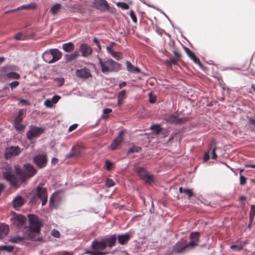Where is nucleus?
Masks as SVG:
<instances>
[{
	"instance_id": "obj_1",
	"label": "nucleus",
	"mask_w": 255,
	"mask_h": 255,
	"mask_svg": "<svg viewBox=\"0 0 255 255\" xmlns=\"http://www.w3.org/2000/svg\"><path fill=\"white\" fill-rule=\"evenodd\" d=\"M29 223L28 233L23 236H16L10 237L9 241L15 244H22L25 240L40 241L42 238L39 236L40 229L42 227V223L39 218L36 216L30 214L28 215Z\"/></svg>"
},
{
	"instance_id": "obj_2",
	"label": "nucleus",
	"mask_w": 255,
	"mask_h": 255,
	"mask_svg": "<svg viewBox=\"0 0 255 255\" xmlns=\"http://www.w3.org/2000/svg\"><path fill=\"white\" fill-rule=\"evenodd\" d=\"M15 174L20 180L24 182L26 179L33 176L37 172L36 169L30 163H26L23 165V168H21L18 165H14Z\"/></svg>"
},
{
	"instance_id": "obj_3",
	"label": "nucleus",
	"mask_w": 255,
	"mask_h": 255,
	"mask_svg": "<svg viewBox=\"0 0 255 255\" xmlns=\"http://www.w3.org/2000/svg\"><path fill=\"white\" fill-rule=\"evenodd\" d=\"M99 59V63L103 73L107 74L110 72H117L121 69V65L112 59L106 58L103 60Z\"/></svg>"
},
{
	"instance_id": "obj_4",
	"label": "nucleus",
	"mask_w": 255,
	"mask_h": 255,
	"mask_svg": "<svg viewBox=\"0 0 255 255\" xmlns=\"http://www.w3.org/2000/svg\"><path fill=\"white\" fill-rule=\"evenodd\" d=\"M92 251H88L86 253L90 255H106L109 252H101L106 247L103 239L100 241L94 240L92 243Z\"/></svg>"
},
{
	"instance_id": "obj_5",
	"label": "nucleus",
	"mask_w": 255,
	"mask_h": 255,
	"mask_svg": "<svg viewBox=\"0 0 255 255\" xmlns=\"http://www.w3.org/2000/svg\"><path fill=\"white\" fill-rule=\"evenodd\" d=\"M44 128L31 125L29 127V129L26 132V137L28 139L31 140L34 137H39L44 132Z\"/></svg>"
},
{
	"instance_id": "obj_6",
	"label": "nucleus",
	"mask_w": 255,
	"mask_h": 255,
	"mask_svg": "<svg viewBox=\"0 0 255 255\" xmlns=\"http://www.w3.org/2000/svg\"><path fill=\"white\" fill-rule=\"evenodd\" d=\"M21 152V149L18 146H10L6 147L4 151V156L6 159L18 156Z\"/></svg>"
},
{
	"instance_id": "obj_7",
	"label": "nucleus",
	"mask_w": 255,
	"mask_h": 255,
	"mask_svg": "<svg viewBox=\"0 0 255 255\" xmlns=\"http://www.w3.org/2000/svg\"><path fill=\"white\" fill-rule=\"evenodd\" d=\"M187 249H190L187 242L184 239H181L173 246L172 252L173 253L182 254L185 253Z\"/></svg>"
},
{
	"instance_id": "obj_8",
	"label": "nucleus",
	"mask_w": 255,
	"mask_h": 255,
	"mask_svg": "<svg viewBox=\"0 0 255 255\" xmlns=\"http://www.w3.org/2000/svg\"><path fill=\"white\" fill-rule=\"evenodd\" d=\"M34 163L39 168L45 167L47 163V157L45 153L39 154L33 158Z\"/></svg>"
},
{
	"instance_id": "obj_9",
	"label": "nucleus",
	"mask_w": 255,
	"mask_h": 255,
	"mask_svg": "<svg viewBox=\"0 0 255 255\" xmlns=\"http://www.w3.org/2000/svg\"><path fill=\"white\" fill-rule=\"evenodd\" d=\"M164 120L168 123L174 124L175 125H180L184 123L185 118H177L175 114H167L164 117Z\"/></svg>"
},
{
	"instance_id": "obj_10",
	"label": "nucleus",
	"mask_w": 255,
	"mask_h": 255,
	"mask_svg": "<svg viewBox=\"0 0 255 255\" xmlns=\"http://www.w3.org/2000/svg\"><path fill=\"white\" fill-rule=\"evenodd\" d=\"M3 176L4 178L9 182L10 184L16 186L17 185V179L15 175L10 171L7 170L3 172Z\"/></svg>"
},
{
	"instance_id": "obj_11",
	"label": "nucleus",
	"mask_w": 255,
	"mask_h": 255,
	"mask_svg": "<svg viewBox=\"0 0 255 255\" xmlns=\"http://www.w3.org/2000/svg\"><path fill=\"white\" fill-rule=\"evenodd\" d=\"M37 196L41 200L42 206L45 205L47 203L48 197L46 189L41 187H37Z\"/></svg>"
},
{
	"instance_id": "obj_12",
	"label": "nucleus",
	"mask_w": 255,
	"mask_h": 255,
	"mask_svg": "<svg viewBox=\"0 0 255 255\" xmlns=\"http://www.w3.org/2000/svg\"><path fill=\"white\" fill-rule=\"evenodd\" d=\"M61 195L58 193H53L49 200V206L51 208H56L59 205L61 200Z\"/></svg>"
},
{
	"instance_id": "obj_13",
	"label": "nucleus",
	"mask_w": 255,
	"mask_h": 255,
	"mask_svg": "<svg viewBox=\"0 0 255 255\" xmlns=\"http://www.w3.org/2000/svg\"><path fill=\"white\" fill-rule=\"evenodd\" d=\"M199 236L200 234L198 232H193L190 234V241L187 242V244L190 247V249H192L198 245Z\"/></svg>"
},
{
	"instance_id": "obj_14",
	"label": "nucleus",
	"mask_w": 255,
	"mask_h": 255,
	"mask_svg": "<svg viewBox=\"0 0 255 255\" xmlns=\"http://www.w3.org/2000/svg\"><path fill=\"white\" fill-rule=\"evenodd\" d=\"M93 4L98 9L101 11H105L109 9V4L106 0H94Z\"/></svg>"
},
{
	"instance_id": "obj_15",
	"label": "nucleus",
	"mask_w": 255,
	"mask_h": 255,
	"mask_svg": "<svg viewBox=\"0 0 255 255\" xmlns=\"http://www.w3.org/2000/svg\"><path fill=\"white\" fill-rule=\"evenodd\" d=\"M103 241L106 245V247L112 248L114 247L117 242L116 235H112V236L103 238Z\"/></svg>"
},
{
	"instance_id": "obj_16",
	"label": "nucleus",
	"mask_w": 255,
	"mask_h": 255,
	"mask_svg": "<svg viewBox=\"0 0 255 255\" xmlns=\"http://www.w3.org/2000/svg\"><path fill=\"white\" fill-rule=\"evenodd\" d=\"M80 50L82 53V56L87 57L91 54L92 50L91 47L86 43H82L80 45Z\"/></svg>"
},
{
	"instance_id": "obj_17",
	"label": "nucleus",
	"mask_w": 255,
	"mask_h": 255,
	"mask_svg": "<svg viewBox=\"0 0 255 255\" xmlns=\"http://www.w3.org/2000/svg\"><path fill=\"white\" fill-rule=\"evenodd\" d=\"M12 68V65L6 66L0 68V81H3L7 79L9 71Z\"/></svg>"
},
{
	"instance_id": "obj_18",
	"label": "nucleus",
	"mask_w": 255,
	"mask_h": 255,
	"mask_svg": "<svg viewBox=\"0 0 255 255\" xmlns=\"http://www.w3.org/2000/svg\"><path fill=\"white\" fill-rule=\"evenodd\" d=\"M76 74L78 77L83 79H88L92 77V75L90 72L89 69L86 68H83L77 70Z\"/></svg>"
},
{
	"instance_id": "obj_19",
	"label": "nucleus",
	"mask_w": 255,
	"mask_h": 255,
	"mask_svg": "<svg viewBox=\"0 0 255 255\" xmlns=\"http://www.w3.org/2000/svg\"><path fill=\"white\" fill-rule=\"evenodd\" d=\"M26 219L21 215H18L14 217L12 219V222L18 228H21L24 224Z\"/></svg>"
},
{
	"instance_id": "obj_20",
	"label": "nucleus",
	"mask_w": 255,
	"mask_h": 255,
	"mask_svg": "<svg viewBox=\"0 0 255 255\" xmlns=\"http://www.w3.org/2000/svg\"><path fill=\"white\" fill-rule=\"evenodd\" d=\"M12 202L14 209L18 210L24 204V200L21 196H17L13 199Z\"/></svg>"
},
{
	"instance_id": "obj_21",
	"label": "nucleus",
	"mask_w": 255,
	"mask_h": 255,
	"mask_svg": "<svg viewBox=\"0 0 255 255\" xmlns=\"http://www.w3.org/2000/svg\"><path fill=\"white\" fill-rule=\"evenodd\" d=\"M130 234L128 233H127L125 234L119 235L117 237V240H118L120 244L124 245L130 239Z\"/></svg>"
},
{
	"instance_id": "obj_22",
	"label": "nucleus",
	"mask_w": 255,
	"mask_h": 255,
	"mask_svg": "<svg viewBox=\"0 0 255 255\" xmlns=\"http://www.w3.org/2000/svg\"><path fill=\"white\" fill-rule=\"evenodd\" d=\"M247 244L246 241H242L236 245H233L230 246V249L235 252H239L242 250L244 247Z\"/></svg>"
},
{
	"instance_id": "obj_23",
	"label": "nucleus",
	"mask_w": 255,
	"mask_h": 255,
	"mask_svg": "<svg viewBox=\"0 0 255 255\" xmlns=\"http://www.w3.org/2000/svg\"><path fill=\"white\" fill-rule=\"evenodd\" d=\"M52 53V59L53 63L58 61L62 57V53L57 49H51Z\"/></svg>"
},
{
	"instance_id": "obj_24",
	"label": "nucleus",
	"mask_w": 255,
	"mask_h": 255,
	"mask_svg": "<svg viewBox=\"0 0 255 255\" xmlns=\"http://www.w3.org/2000/svg\"><path fill=\"white\" fill-rule=\"evenodd\" d=\"M126 66L127 70L130 73H139L140 72V69L138 67L132 65L129 61L126 62Z\"/></svg>"
},
{
	"instance_id": "obj_25",
	"label": "nucleus",
	"mask_w": 255,
	"mask_h": 255,
	"mask_svg": "<svg viewBox=\"0 0 255 255\" xmlns=\"http://www.w3.org/2000/svg\"><path fill=\"white\" fill-rule=\"evenodd\" d=\"M42 57L44 61L48 63H53V60L52 59V53L51 49L45 51L42 55Z\"/></svg>"
},
{
	"instance_id": "obj_26",
	"label": "nucleus",
	"mask_w": 255,
	"mask_h": 255,
	"mask_svg": "<svg viewBox=\"0 0 255 255\" xmlns=\"http://www.w3.org/2000/svg\"><path fill=\"white\" fill-rule=\"evenodd\" d=\"M9 232V227L6 224H0V239L6 236Z\"/></svg>"
},
{
	"instance_id": "obj_27",
	"label": "nucleus",
	"mask_w": 255,
	"mask_h": 255,
	"mask_svg": "<svg viewBox=\"0 0 255 255\" xmlns=\"http://www.w3.org/2000/svg\"><path fill=\"white\" fill-rule=\"evenodd\" d=\"M79 153L80 151L78 147H73L69 153L65 155V157L66 158L76 157L79 155Z\"/></svg>"
},
{
	"instance_id": "obj_28",
	"label": "nucleus",
	"mask_w": 255,
	"mask_h": 255,
	"mask_svg": "<svg viewBox=\"0 0 255 255\" xmlns=\"http://www.w3.org/2000/svg\"><path fill=\"white\" fill-rule=\"evenodd\" d=\"M16 67L14 66H12V68H11V70L9 71L8 76L7 79H18L20 78V75L16 72H14V71L16 70Z\"/></svg>"
},
{
	"instance_id": "obj_29",
	"label": "nucleus",
	"mask_w": 255,
	"mask_h": 255,
	"mask_svg": "<svg viewBox=\"0 0 255 255\" xmlns=\"http://www.w3.org/2000/svg\"><path fill=\"white\" fill-rule=\"evenodd\" d=\"M79 56L78 51H75L70 54H66L64 56L65 59L67 62H70L75 59Z\"/></svg>"
},
{
	"instance_id": "obj_30",
	"label": "nucleus",
	"mask_w": 255,
	"mask_h": 255,
	"mask_svg": "<svg viewBox=\"0 0 255 255\" xmlns=\"http://www.w3.org/2000/svg\"><path fill=\"white\" fill-rule=\"evenodd\" d=\"M37 7V4L35 2H31L27 4H24L18 7L19 10L28 9L33 10L36 9Z\"/></svg>"
},
{
	"instance_id": "obj_31",
	"label": "nucleus",
	"mask_w": 255,
	"mask_h": 255,
	"mask_svg": "<svg viewBox=\"0 0 255 255\" xmlns=\"http://www.w3.org/2000/svg\"><path fill=\"white\" fill-rule=\"evenodd\" d=\"M75 48L74 44L71 42H69L66 43H64L62 45V49L67 52H70L73 51Z\"/></svg>"
},
{
	"instance_id": "obj_32",
	"label": "nucleus",
	"mask_w": 255,
	"mask_h": 255,
	"mask_svg": "<svg viewBox=\"0 0 255 255\" xmlns=\"http://www.w3.org/2000/svg\"><path fill=\"white\" fill-rule=\"evenodd\" d=\"M136 172H137L139 178L142 180L145 175L148 173L144 168L142 167H137L135 169Z\"/></svg>"
},
{
	"instance_id": "obj_33",
	"label": "nucleus",
	"mask_w": 255,
	"mask_h": 255,
	"mask_svg": "<svg viewBox=\"0 0 255 255\" xmlns=\"http://www.w3.org/2000/svg\"><path fill=\"white\" fill-rule=\"evenodd\" d=\"M61 7V5L60 3H55L51 7L50 11L52 14L55 15L58 13Z\"/></svg>"
},
{
	"instance_id": "obj_34",
	"label": "nucleus",
	"mask_w": 255,
	"mask_h": 255,
	"mask_svg": "<svg viewBox=\"0 0 255 255\" xmlns=\"http://www.w3.org/2000/svg\"><path fill=\"white\" fill-rule=\"evenodd\" d=\"M141 147L139 146H132L129 148L128 150L127 154H129L134 152H139L141 150Z\"/></svg>"
},
{
	"instance_id": "obj_35",
	"label": "nucleus",
	"mask_w": 255,
	"mask_h": 255,
	"mask_svg": "<svg viewBox=\"0 0 255 255\" xmlns=\"http://www.w3.org/2000/svg\"><path fill=\"white\" fill-rule=\"evenodd\" d=\"M122 141L121 140L116 138L111 144V149L115 150Z\"/></svg>"
},
{
	"instance_id": "obj_36",
	"label": "nucleus",
	"mask_w": 255,
	"mask_h": 255,
	"mask_svg": "<svg viewBox=\"0 0 255 255\" xmlns=\"http://www.w3.org/2000/svg\"><path fill=\"white\" fill-rule=\"evenodd\" d=\"M13 246H0V252L5 251L7 252L10 253L13 251Z\"/></svg>"
},
{
	"instance_id": "obj_37",
	"label": "nucleus",
	"mask_w": 255,
	"mask_h": 255,
	"mask_svg": "<svg viewBox=\"0 0 255 255\" xmlns=\"http://www.w3.org/2000/svg\"><path fill=\"white\" fill-rule=\"evenodd\" d=\"M14 127L17 131H23L25 128V126L22 124L21 123H13Z\"/></svg>"
},
{
	"instance_id": "obj_38",
	"label": "nucleus",
	"mask_w": 255,
	"mask_h": 255,
	"mask_svg": "<svg viewBox=\"0 0 255 255\" xmlns=\"http://www.w3.org/2000/svg\"><path fill=\"white\" fill-rule=\"evenodd\" d=\"M153 176L147 173L142 180L145 182L146 183H149L153 181Z\"/></svg>"
},
{
	"instance_id": "obj_39",
	"label": "nucleus",
	"mask_w": 255,
	"mask_h": 255,
	"mask_svg": "<svg viewBox=\"0 0 255 255\" xmlns=\"http://www.w3.org/2000/svg\"><path fill=\"white\" fill-rule=\"evenodd\" d=\"M150 129L154 131L156 134H158L161 130V128L158 125H153L151 126Z\"/></svg>"
},
{
	"instance_id": "obj_40",
	"label": "nucleus",
	"mask_w": 255,
	"mask_h": 255,
	"mask_svg": "<svg viewBox=\"0 0 255 255\" xmlns=\"http://www.w3.org/2000/svg\"><path fill=\"white\" fill-rule=\"evenodd\" d=\"M111 56L117 60H120L122 59V53L120 52L114 51Z\"/></svg>"
},
{
	"instance_id": "obj_41",
	"label": "nucleus",
	"mask_w": 255,
	"mask_h": 255,
	"mask_svg": "<svg viewBox=\"0 0 255 255\" xmlns=\"http://www.w3.org/2000/svg\"><path fill=\"white\" fill-rule=\"evenodd\" d=\"M191 59L193 61V62L195 63L198 64L200 67L202 68L203 70L205 68L201 63L200 60L199 58L196 57L195 55H194L193 57H192Z\"/></svg>"
},
{
	"instance_id": "obj_42",
	"label": "nucleus",
	"mask_w": 255,
	"mask_h": 255,
	"mask_svg": "<svg viewBox=\"0 0 255 255\" xmlns=\"http://www.w3.org/2000/svg\"><path fill=\"white\" fill-rule=\"evenodd\" d=\"M255 216V210L254 209V205H252L251 207V210L250 212V222H252L253 221Z\"/></svg>"
},
{
	"instance_id": "obj_43",
	"label": "nucleus",
	"mask_w": 255,
	"mask_h": 255,
	"mask_svg": "<svg viewBox=\"0 0 255 255\" xmlns=\"http://www.w3.org/2000/svg\"><path fill=\"white\" fill-rule=\"evenodd\" d=\"M54 81L58 86H61L64 83V79L63 78H55Z\"/></svg>"
},
{
	"instance_id": "obj_44",
	"label": "nucleus",
	"mask_w": 255,
	"mask_h": 255,
	"mask_svg": "<svg viewBox=\"0 0 255 255\" xmlns=\"http://www.w3.org/2000/svg\"><path fill=\"white\" fill-rule=\"evenodd\" d=\"M113 166V163L108 160L105 161V166L107 170L110 171L111 170Z\"/></svg>"
},
{
	"instance_id": "obj_45",
	"label": "nucleus",
	"mask_w": 255,
	"mask_h": 255,
	"mask_svg": "<svg viewBox=\"0 0 255 255\" xmlns=\"http://www.w3.org/2000/svg\"><path fill=\"white\" fill-rule=\"evenodd\" d=\"M115 184V182L113 179L110 178H107L106 181V185L108 187H111L114 186Z\"/></svg>"
},
{
	"instance_id": "obj_46",
	"label": "nucleus",
	"mask_w": 255,
	"mask_h": 255,
	"mask_svg": "<svg viewBox=\"0 0 255 255\" xmlns=\"http://www.w3.org/2000/svg\"><path fill=\"white\" fill-rule=\"evenodd\" d=\"M117 5L124 9H127L128 8V5L127 3L124 2H118Z\"/></svg>"
},
{
	"instance_id": "obj_47",
	"label": "nucleus",
	"mask_w": 255,
	"mask_h": 255,
	"mask_svg": "<svg viewBox=\"0 0 255 255\" xmlns=\"http://www.w3.org/2000/svg\"><path fill=\"white\" fill-rule=\"evenodd\" d=\"M183 193L188 195V198H190L193 194L192 189H189L184 188Z\"/></svg>"
},
{
	"instance_id": "obj_48",
	"label": "nucleus",
	"mask_w": 255,
	"mask_h": 255,
	"mask_svg": "<svg viewBox=\"0 0 255 255\" xmlns=\"http://www.w3.org/2000/svg\"><path fill=\"white\" fill-rule=\"evenodd\" d=\"M184 49L187 55L191 58L194 55V53L187 47H184Z\"/></svg>"
},
{
	"instance_id": "obj_49",
	"label": "nucleus",
	"mask_w": 255,
	"mask_h": 255,
	"mask_svg": "<svg viewBox=\"0 0 255 255\" xmlns=\"http://www.w3.org/2000/svg\"><path fill=\"white\" fill-rule=\"evenodd\" d=\"M23 34L21 32H19L15 35L14 38L16 40H19L21 39H24V38H23Z\"/></svg>"
},
{
	"instance_id": "obj_50",
	"label": "nucleus",
	"mask_w": 255,
	"mask_h": 255,
	"mask_svg": "<svg viewBox=\"0 0 255 255\" xmlns=\"http://www.w3.org/2000/svg\"><path fill=\"white\" fill-rule=\"evenodd\" d=\"M53 103L51 100L47 99L44 102V105L46 107L51 108L53 106Z\"/></svg>"
},
{
	"instance_id": "obj_51",
	"label": "nucleus",
	"mask_w": 255,
	"mask_h": 255,
	"mask_svg": "<svg viewBox=\"0 0 255 255\" xmlns=\"http://www.w3.org/2000/svg\"><path fill=\"white\" fill-rule=\"evenodd\" d=\"M125 96H126V91L122 90L119 93L118 98L124 100L125 98Z\"/></svg>"
},
{
	"instance_id": "obj_52",
	"label": "nucleus",
	"mask_w": 255,
	"mask_h": 255,
	"mask_svg": "<svg viewBox=\"0 0 255 255\" xmlns=\"http://www.w3.org/2000/svg\"><path fill=\"white\" fill-rule=\"evenodd\" d=\"M51 235L55 238H59L60 236L59 232L55 229L52 231Z\"/></svg>"
},
{
	"instance_id": "obj_53",
	"label": "nucleus",
	"mask_w": 255,
	"mask_h": 255,
	"mask_svg": "<svg viewBox=\"0 0 255 255\" xmlns=\"http://www.w3.org/2000/svg\"><path fill=\"white\" fill-rule=\"evenodd\" d=\"M129 15L132 21L134 22H136L137 19L134 12L132 10H131L129 12Z\"/></svg>"
},
{
	"instance_id": "obj_54",
	"label": "nucleus",
	"mask_w": 255,
	"mask_h": 255,
	"mask_svg": "<svg viewBox=\"0 0 255 255\" xmlns=\"http://www.w3.org/2000/svg\"><path fill=\"white\" fill-rule=\"evenodd\" d=\"M18 85H19V82L17 81H13L11 83L9 84V86L11 89H13L16 88Z\"/></svg>"
},
{
	"instance_id": "obj_55",
	"label": "nucleus",
	"mask_w": 255,
	"mask_h": 255,
	"mask_svg": "<svg viewBox=\"0 0 255 255\" xmlns=\"http://www.w3.org/2000/svg\"><path fill=\"white\" fill-rule=\"evenodd\" d=\"M247 178L242 175H240V184L244 185L246 183Z\"/></svg>"
},
{
	"instance_id": "obj_56",
	"label": "nucleus",
	"mask_w": 255,
	"mask_h": 255,
	"mask_svg": "<svg viewBox=\"0 0 255 255\" xmlns=\"http://www.w3.org/2000/svg\"><path fill=\"white\" fill-rule=\"evenodd\" d=\"M60 99V97L59 96L55 95L52 97L51 99V101L53 104H56Z\"/></svg>"
},
{
	"instance_id": "obj_57",
	"label": "nucleus",
	"mask_w": 255,
	"mask_h": 255,
	"mask_svg": "<svg viewBox=\"0 0 255 255\" xmlns=\"http://www.w3.org/2000/svg\"><path fill=\"white\" fill-rule=\"evenodd\" d=\"M215 151H216V147H214L212 150H211V157L212 159H216L217 156L215 153Z\"/></svg>"
},
{
	"instance_id": "obj_58",
	"label": "nucleus",
	"mask_w": 255,
	"mask_h": 255,
	"mask_svg": "<svg viewBox=\"0 0 255 255\" xmlns=\"http://www.w3.org/2000/svg\"><path fill=\"white\" fill-rule=\"evenodd\" d=\"M176 64V61L174 59H169L166 61V65L167 66H170L172 64L175 65Z\"/></svg>"
},
{
	"instance_id": "obj_59",
	"label": "nucleus",
	"mask_w": 255,
	"mask_h": 255,
	"mask_svg": "<svg viewBox=\"0 0 255 255\" xmlns=\"http://www.w3.org/2000/svg\"><path fill=\"white\" fill-rule=\"evenodd\" d=\"M149 102L151 104H153L155 103V97L153 96L151 93H150L149 95Z\"/></svg>"
},
{
	"instance_id": "obj_60",
	"label": "nucleus",
	"mask_w": 255,
	"mask_h": 255,
	"mask_svg": "<svg viewBox=\"0 0 255 255\" xmlns=\"http://www.w3.org/2000/svg\"><path fill=\"white\" fill-rule=\"evenodd\" d=\"M23 120V117L17 116L15 117L13 123H21Z\"/></svg>"
},
{
	"instance_id": "obj_61",
	"label": "nucleus",
	"mask_w": 255,
	"mask_h": 255,
	"mask_svg": "<svg viewBox=\"0 0 255 255\" xmlns=\"http://www.w3.org/2000/svg\"><path fill=\"white\" fill-rule=\"evenodd\" d=\"M124 132L123 130H120L119 132L118 136L116 138L123 141V136L124 135Z\"/></svg>"
},
{
	"instance_id": "obj_62",
	"label": "nucleus",
	"mask_w": 255,
	"mask_h": 255,
	"mask_svg": "<svg viewBox=\"0 0 255 255\" xmlns=\"http://www.w3.org/2000/svg\"><path fill=\"white\" fill-rule=\"evenodd\" d=\"M77 126L78 125L77 124H73L72 125L70 126V127L69 128V131H72L74 130L77 128Z\"/></svg>"
},
{
	"instance_id": "obj_63",
	"label": "nucleus",
	"mask_w": 255,
	"mask_h": 255,
	"mask_svg": "<svg viewBox=\"0 0 255 255\" xmlns=\"http://www.w3.org/2000/svg\"><path fill=\"white\" fill-rule=\"evenodd\" d=\"M93 41L96 44V45L99 47V48L101 49L100 43L98 39L96 38H94Z\"/></svg>"
},
{
	"instance_id": "obj_64",
	"label": "nucleus",
	"mask_w": 255,
	"mask_h": 255,
	"mask_svg": "<svg viewBox=\"0 0 255 255\" xmlns=\"http://www.w3.org/2000/svg\"><path fill=\"white\" fill-rule=\"evenodd\" d=\"M112 110L110 109H109V108L105 109L103 110V113L104 114H109L111 113L112 112Z\"/></svg>"
}]
</instances>
